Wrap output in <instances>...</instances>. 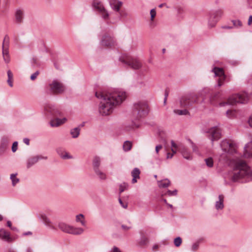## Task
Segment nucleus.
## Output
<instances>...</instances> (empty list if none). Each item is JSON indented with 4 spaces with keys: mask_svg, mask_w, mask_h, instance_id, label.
<instances>
[{
    "mask_svg": "<svg viewBox=\"0 0 252 252\" xmlns=\"http://www.w3.org/2000/svg\"><path fill=\"white\" fill-rule=\"evenodd\" d=\"M100 165V158L99 157L95 156L94 157L93 161V166L94 171L97 170Z\"/></svg>",
    "mask_w": 252,
    "mask_h": 252,
    "instance_id": "obj_26",
    "label": "nucleus"
},
{
    "mask_svg": "<svg viewBox=\"0 0 252 252\" xmlns=\"http://www.w3.org/2000/svg\"><path fill=\"white\" fill-rule=\"evenodd\" d=\"M179 151L181 153L183 157L187 159H191V157L189 152L185 146H181L179 148Z\"/></svg>",
    "mask_w": 252,
    "mask_h": 252,
    "instance_id": "obj_21",
    "label": "nucleus"
},
{
    "mask_svg": "<svg viewBox=\"0 0 252 252\" xmlns=\"http://www.w3.org/2000/svg\"><path fill=\"white\" fill-rule=\"evenodd\" d=\"M118 12L120 15V17H126L127 15V13L124 10H120Z\"/></svg>",
    "mask_w": 252,
    "mask_h": 252,
    "instance_id": "obj_51",
    "label": "nucleus"
},
{
    "mask_svg": "<svg viewBox=\"0 0 252 252\" xmlns=\"http://www.w3.org/2000/svg\"><path fill=\"white\" fill-rule=\"evenodd\" d=\"M17 175V173L11 174L10 175V178L12 181V184L13 186H15L19 182V179L16 177Z\"/></svg>",
    "mask_w": 252,
    "mask_h": 252,
    "instance_id": "obj_33",
    "label": "nucleus"
},
{
    "mask_svg": "<svg viewBox=\"0 0 252 252\" xmlns=\"http://www.w3.org/2000/svg\"><path fill=\"white\" fill-rule=\"evenodd\" d=\"M102 46L111 47L115 45V41L112 37L104 35L101 40Z\"/></svg>",
    "mask_w": 252,
    "mask_h": 252,
    "instance_id": "obj_14",
    "label": "nucleus"
},
{
    "mask_svg": "<svg viewBox=\"0 0 252 252\" xmlns=\"http://www.w3.org/2000/svg\"><path fill=\"white\" fill-rule=\"evenodd\" d=\"M122 228L125 230H128L131 229V227L127 226L126 225L123 224V225H122Z\"/></svg>",
    "mask_w": 252,
    "mask_h": 252,
    "instance_id": "obj_55",
    "label": "nucleus"
},
{
    "mask_svg": "<svg viewBox=\"0 0 252 252\" xmlns=\"http://www.w3.org/2000/svg\"><path fill=\"white\" fill-rule=\"evenodd\" d=\"M177 11L178 14H182L184 12V9L181 7L178 8Z\"/></svg>",
    "mask_w": 252,
    "mask_h": 252,
    "instance_id": "obj_60",
    "label": "nucleus"
},
{
    "mask_svg": "<svg viewBox=\"0 0 252 252\" xmlns=\"http://www.w3.org/2000/svg\"><path fill=\"white\" fill-rule=\"evenodd\" d=\"M119 61L134 69H138L141 67V63L137 59L128 55H122L120 57Z\"/></svg>",
    "mask_w": 252,
    "mask_h": 252,
    "instance_id": "obj_5",
    "label": "nucleus"
},
{
    "mask_svg": "<svg viewBox=\"0 0 252 252\" xmlns=\"http://www.w3.org/2000/svg\"><path fill=\"white\" fill-rule=\"evenodd\" d=\"M84 216L83 214H80L76 216V221L77 222L80 221L82 225H85V222L84 220H81V219H83Z\"/></svg>",
    "mask_w": 252,
    "mask_h": 252,
    "instance_id": "obj_37",
    "label": "nucleus"
},
{
    "mask_svg": "<svg viewBox=\"0 0 252 252\" xmlns=\"http://www.w3.org/2000/svg\"><path fill=\"white\" fill-rule=\"evenodd\" d=\"M252 23V16H250L249 18V20H248V24L249 25H250Z\"/></svg>",
    "mask_w": 252,
    "mask_h": 252,
    "instance_id": "obj_64",
    "label": "nucleus"
},
{
    "mask_svg": "<svg viewBox=\"0 0 252 252\" xmlns=\"http://www.w3.org/2000/svg\"><path fill=\"white\" fill-rule=\"evenodd\" d=\"M109 4L114 11L118 12L123 5V2L119 0H110Z\"/></svg>",
    "mask_w": 252,
    "mask_h": 252,
    "instance_id": "obj_16",
    "label": "nucleus"
},
{
    "mask_svg": "<svg viewBox=\"0 0 252 252\" xmlns=\"http://www.w3.org/2000/svg\"><path fill=\"white\" fill-rule=\"evenodd\" d=\"M80 129L79 127L72 129L70 130V134L72 135V138H76L78 137L80 134Z\"/></svg>",
    "mask_w": 252,
    "mask_h": 252,
    "instance_id": "obj_30",
    "label": "nucleus"
},
{
    "mask_svg": "<svg viewBox=\"0 0 252 252\" xmlns=\"http://www.w3.org/2000/svg\"><path fill=\"white\" fill-rule=\"evenodd\" d=\"M7 76H8V79L12 80L13 74L10 70L7 71Z\"/></svg>",
    "mask_w": 252,
    "mask_h": 252,
    "instance_id": "obj_54",
    "label": "nucleus"
},
{
    "mask_svg": "<svg viewBox=\"0 0 252 252\" xmlns=\"http://www.w3.org/2000/svg\"><path fill=\"white\" fill-rule=\"evenodd\" d=\"M170 185V181L168 179L158 182V186L160 188H165Z\"/></svg>",
    "mask_w": 252,
    "mask_h": 252,
    "instance_id": "obj_27",
    "label": "nucleus"
},
{
    "mask_svg": "<svg viewBox=\"0 0 252 252\" xmlns=\"http://www.w3.org/2000/svg\"><path fill=\"white\" fill-rule=\"evenodd\" d=\"M99 14L101 15L102 18L105 20L108 19L109 18V15L106 9H104V11L100 12Z\"/></svg>",
    "mask_w": 252,
    "mask_h": 252,
    "instance_id": "obj_39",
    "label": "nucleus"
},
{
    "mask_svg": "<svg viewBox=\"0 0 252 252\" xmlns=\"http://www.w3.org/2000/svg\"><path fill=\"white\" fill-rule=\"evenodd\" d=\"M111 252H121L120 250L117 247H114Z\"/></svg>",
    "mask_w": 252,
    "mask_h": 252,
    "instance_id": "obj_56",
    "label": "nucleus"
},
{
    "mask_svg": "<svg viewBox=\"0 0 252 252\" xmlns=\"http://www.w3.org/2000/svg\"><path fill=\"white\" fill-rule=\"evenodd\" d=\"M190 98H188L187 96L182 97L180 100L181 106L183 107L188 108L191 106L192 104L189 100Z\"/></svg>",
    "mask_w": 252,
    "mask_h": 252,
    "instance_id": "obj_24",
    "label": "nucleus"
},
{
    "mask_svg": "<svg viewBox=\"0 0 252 252\" xmlns=\"http://www.w3.org/2000/svg\"><path fill=\"white\" fill-rule=\"evenodd\" d=\"M41 218L46 225H50L51 221L45 215H42L41 216Z\"/></svg>",
    "mask_w": 252,
    "mask_h": 252,
    "instance_id": "obj_42",
    "label": "nucleus"
},
{
    "mask_svg": "<svg viewBox=\"0 0 252 252\" xmlns=\"http://www.w3.org/2000/svg\"><path fill=\"white\" fill-rule=\"evenodd\" d=\"M92 6L99 13L105 9L102 3L98 0H94L92 2Z\"/></svg>",
    "mask_w": 252,
    "mask_h": 252,
    "instance_id": "obj_18",
    "label": "nucleus"
},
{
    "mask_svg": "<svg viewBox=\"0 0 252 252\" xmlns=\"http://www.w3.org/2000/svg\"><path fill=\"white\" fill-rule=\"evenodd\" d=\"M212 71L214 72L215 76L220 77L218 80V86L219 87L221 86L226 79V75L224 74L223 69L222 68L215 67Z\"/></svg>",
    "mask_w": 252,
    "mask_h": 252,
    "instance_id": "obj_12",
    "label": "nucleus"
},
{
    "mask_svg": "<svg viewBox=\"0 0 252 252\" xmlns=\"http://www.w3.org/2000/svg\"><path fill=\"white\" fill-rule=\"evenodd\" d=\"M159 248V246L158 244H155L152 247L153 251H156Z\"/></svg>",
    "mask_w": 252,
    "mask_h": 252,
    "instance_id": "obj_57",
    "label": "nucleus"
},
{
    "mask_svg": "<svg viewBox=\"0 0 252 252\" xmlns=\"http://www.w3.org/2000/svg\"><path fill=\"white\" fill-rule=\"evenodd\" d=\"M222 14V12L221 10H218L211 14L208 21L209 26L211 28H213L215 26Z\"/></svg>",
    "mask_w": 252,
    "mask_h": 252,
    "instance_id": "obj_13",
    "label": "nucleus"
},
{
    "mask_svg": "<svg viewBox=\"0 0 252 252\" xmlns=\"http://www.w3.org/2000/svg\"><path fill=\"white\" fill-rule=\"evenodd\" d=\"M128 184L126 183H123L120 185L119 191L120 193H121L124 191L128 188Z\"/></svg>",
    "mask_w": 252,
    "mask_h": 252,
    "instance_id": "obj_40",
    "label": "nucleus"
},
{
    "mask_svg": "<svg viewBox=\"0 0 252 252\" xmlns=\"http://www.w3.org/2000/svg\"><path fill=\"white\" fill-rule=\"evenodd\" d=\"M206 164L209 167H212L214 165L213 159L212 158L210 157L204 159Z\"/></svg>",
    "mask_w": 252,
    "mask_h": 252,
    "instance_id": "obj_36",
    "label": "nucleus"
},
{
    "mask_svg": "<svg viewBox=\"0 0 252 252\" xmlns=\"http://www.w3.org/2000/svg\"><path fill=\"white\" fill-rule=\"evenodd\" d=\"M23 141L27 145H29L30 144V140L27 138H24L23 139Z\"/></svg>",
    "mask_w": 252,
    "mask_h": 252,
    "instance_id": "obj_59",
    "label": "nucleus"
},
{
    "mask_svg": "<svg viewBox=\"0 0 252 252\" xmlns=\"http://www.w3.org/2000/svg\"><path fill=\"white\" fill-rule=\"evenodd\" d=\"M162 146L161 145H157L156 147V152L157 153H158L159 152V150H160L162 148Z\"/></svg>",
    "mask_w": 252,
    "mask_h": 252,
    "instance_id": "obj_58",
    "label": "nucleus"
},
{
    "mask_svg": "<svg viewBox=\"0 0 252 252\" xmlns=\"http://www.w3.org/2000/svg\"><path fill=\"white\" fill-rule=\"evenodd\" d=\"M231 180L233 182L240 183L248 182L252 180V171L245 161L236 162Z\"/></svg>",
    "mask_w": 252,
    "mask_h": 252,
    "instance_id": "obj_2",
    "label": "nucleus"
},
{
    "mask_svg": "<svg viewBox=\"0 0 252 252\" xmlns=\"http://www.w3.org/2000/svg\"><path fill=\"white\" fill-rule=\"evenodd\" d=\"M39 74V71H36V72H35L34 73H33L32 74V75L31 76V79L32 80H35L37 75Z\"/></svg>",
    "mask_w": 252,
    "mask_h": 252,
    "instance_id": "obj_50",
    "label": "nucleus"
},
{
    "mask_svg": "<svg viewBox=\"0 0 252 252\" xmlns=\"http://www.w3.org/2000/svg\"><path fill=\"white\" fill-rule=\"evenodd\" d=\"M221 28L223 29H231L233 28V27L227 26H223L221 27Z\"/></svg>",
    "mask_w": 252,
    "mask_h": 252,
    "instance_id": "obj_61",
    "label": "nucleus"
},
{
    "mask_svg": "<svg viewBox=\"0 0 252 252\" xmlns=\"http://www.w3.org/2000/svg\"><path fill=\"white\" fill-rule=\"evenodd\" d=\"M149 242V238L145 235H142L141 237L139 244L140 246H145L147 245Z\"/></svg>",
    "mask_w": 252,
    "mask_h": 252,
    "instance_id": "obj_31",
    "label": "nucleus"
},
{
    "mask_svg": "<svg viewBox=\"0 0 252 252\" xmlns=\"http://www.w3.org/2000/svg\"><path fill=\"white\" fill-rule=\"evenodd\" d=\"M151 14V20H153L154 18L156 15V11L155 9H152L150 11Z\"/></svg>",
    "mask_w": 252,
    "mask_h": 252,
    "instance_id": "obj_49",
    "label": "nucleus"
},
{
    "mask_svg": "<svg viewBox=\"0 0 252 252\" xmlns=\"http://www.w3.org/2000/svg\"><path fill=\"white\" fill-rule=\"evenodd\" d=\"M140 171L138 168H134L131 171V174L133 178L131 181L132 184H135L137 182V179L140 178Z\"/></svg>",
    "mask_w": 252,
    "mask_h": 252,
    "instance_id": "obj_23",
    "label": "nucleus"
},
{
    "mask_svg": "<svg viewBox=\"0 0 252 252\" xmlns=\"http://www.w3.org/2000/svg\"><path fill=\"white\" fill-rule=\"evenodd\" d=\"M49 87L48 94H62L64 91V86L57 80H53L51 83L49 84Z\"/></svg>",
    "mask_w": 252,
    "mask_h": 252,
    "instance_id": "obj_7",
    "label": "nucleus"
},
{
    "mask_svg": "<svg viewBox=\"0 0 252 252\" xmlns=\"http://www.w3.org/2000/svg\"><path fill=\"white\" fill-rule=\"evenodd\" d=\"M44 111L46 115L51 118L61 116L62 114L56 106L50 104L45 105Z\"/></svg>",
    "mask_w": 252,
    "mask_h": 252,
    "instance_id": "obj_8",
    "label": "nucleus"
},
{
    "mask_svg": "<svg viewBox=\"0 0 252 252\" xmlns=\"http://www.w3.org/2000/svg\"><path fill=\"white\" fill-rule=\"evenodd\" d=\"M174 113L179 115H186L188 114L189 113L187 109L184 110H174Z\"/></svg>",
    "mask_w": 252,
    "mask_h": 252,
    "instance_id": "obj_38",
    "label": "nucleus"
},
{
    "mask_svg": "<svg viewBox=\"0 0 252 252\" xmlns=\"http://www.w3.org/2000/svg\"><path fill=\"white\" fill-rule=\"evenodd\" d=\"M95 174L99 177L101 180H105L106 179V175L104 173L101 171L99 169L94 171Z\"/></svg>",
    "mask_w": 252,
    "mask_h": 252,
    "instance_id": "obj_34",
    "label": "nucleus"
},
{
    "mask_svg": "<svg viewBox=\"0 0 252 252\" xmlns=\"http://www.w3.org/2000/svg\"><path fill=\"white\" fill-rule=\"evenodd\" d=\"M9 39L7 35H6L3 39L2 43V56L3 60L6 63H8L10 61V58L9 55Z\"/></svg>",
    "mask_w": 252,
    "mask_h": 252,
    "instance_id": "obj_10",
    "label": "nucleus"
},
{
    "mask_svg": "<svg viewBox=\"0 0 252 252\" xmlns=\"http://www.w3.org/2000/svg\"><path fill=\"white\" fill-rule=\"evenodd\" d=\"M199 241H197V242L193 243L191 247V250L192 251H196L199 248Z\"/></svg>",
    "mask_w": 252,
    "mask_h": 252,
    "instance_id": "obj_44",
    "label": "nucleus"
},
{
    "mask_svg": "<svg viewBox=\"0 0 252 252\" xmlns=\"http://www.w3.org/2000/svg\"><path fill=\"white\" fill-rule=\"evenodd\" d=\"M250 126L252 127V116H251L248 121Z\"/></svg>",
    "mask_w": 252,
    "mask_h": 252,
    "instance_id": "obj_62",
    "label": "nucleus"
},
{
    "mask_svg": "<svg viewBox=\"0 0 252 252\" xmlns=\"http://www.w3.org/2000/svg\"><path fill=\"white\" fill-rule=\"evenodd\" d=\"M207 132L208 133L207 137L211 140L212 144L214 141L218 140L220 138V130L217 127L210 128Z\"/></svg>",
    "mask_w": 252,
    "mask_h": 252,
    "instance_id": "obj_11",
    "label": "nucleus"
},
{
    "mask_svg": "<svg viewBox=\"0 0 252 252\" xmlns=\"http://www.w3.org/2000/svg\"><path fill=\"white\" fill-rule=\"evenodd\" d=\"M220 96V93H215L212 94L210 97V102L212 105H216V100Z\"/></svg>",
    "mask_w": 252,
    "mask_h": 252,
    "instance_id": "obj_28",
    "label": "nucleus"
},
{
    "mask_svg": "<svg viewBox=\"0 0 252 252\" xmlns=\"http://www.w3.org/2000/svg\"><path fill=\"white\" fill-rule=\"evenodd\" d=\"M132 147V143L129 141H126L123 145V149L125 152L129 151Z\"/></svg>",
    "mask_w": 252,
    "mask_h": 252,
    "instance_id": "obj_32",
    "label": "nucleus"
},
{
    "mask_svg": "<svg viewBox=\"0 0 252 252\" xmlns=\"http://www.w3.org/2000/svg\"><path fill=\"white\" fill-rule=\"evenodd\" d=\"M17 147H18V142L15 141L12 144V151L13 152H15L16 151V150H17Z\"/></svg>",
    "mask_w": 252,
    "mask_h": 252,
    "instance_id": "obj_47",
    "label": "nucleus"
},
{
    "mask_svg": "<svg viewBox=\"0 0 252 252\" xmlns=\"http://www.w3.org/2000/svg\"><path fill=\"white\" fill-rule=\"evenodd\" d=\"M244 157L246 158L252 157V142H250L245 145Z\"/></svg>",
    "mask_w": 252,
    "mask_h": 252,
    "instance_id": "obj_17",
    "label": "nucleus"
},
{
    "mask_svg": "<svg viewBox=\"0 0 252 252\" xmlns=\"http://www.w3.org/2000/svg\"><path fill=\"white\" fill-rule=\"evenodd\" d=\"M182 240L180 237H176L174 239V245L177 247H179L181 245V244H182Z\"/></svg>",
    "mask_w": 252,
    "mask_h": 252,
    "instance_id": "obj_41",
    "label": "nucleus"
},
{
    "mask_svg": "<svg viewBox=\"0 0 252 252\" xmlns=\"http://www.w3.org/2000/svg\"><path fill=\"white\" fill-rule=\"evenodd\" d=\"M189 141H190V142L191 144V147L192 149V151L194 152H197L198 151V148H197V146L192 141H191V140H190V139L189 140Z\"/></svg>",
    "mask_w": 252,
    "mask_h": 252,
    "instance_id": "obj_46",
    "label": "nucleus"
},
{
    "mask_svg": "<svg viewBox=\"0 0 252 252\" xmlns=\"http://www.w3.org/2000/svg\"><path fill=\"white\" fill-rule=\"evenodd\" d=\"M67 121L66 118H63V119L56 118L52 119L50 121V124L52 127H57L63 124Z\"/></svg>",
    "mask_w": 252,
    "mask_h": 252,
    "instance_id": "obj_19",
    "label": "nucleus"
},
{
    "mask_svg": "<svg viewBox=\"0 0 252 252\" xmlns=\"http://www.w3.org/2000/svg\"><path fill=\"white\" fill-rule=\"evenodd\" d=\"M177 193V190L176 189H175L173 191H171L170 190H168L166 194L168 195L169 196H175L176 195Z\"/></svg>",
    "mask_w": 252,
    "mask_h": 252,
    "instance_id": "obj_45",
    "label": "nucleus"
},
{
    "mask_svg": "<svg viewBox=\"0 0 252 252\" xmlns=\"http://www.w3.org/2000/svg\"><path fill=\"white\" fill-rule=\"evenodd\" d=\"M15 17L16 23H22L24 18V11L21 9H17L15 12Z\"/></svg>",
    "mask_w": 252,
    "mask_h": 252,
    "instance_id": "obj_20",
    "label": "nucleus"
},
{
    "mask_svg": "<svg viewBox=\"0 0 252 252\" xmlns=\"http://www.w3.org/2000/svg\"><path fill=\"white\" fill-rule=\"evenodd\" d=\"M149 111L148 105L145 101H138L134 104L133 115L137 119L145 117Z\"/></svg>",
    "mask_w": 252,
    "mask_h": 252,
    "instance_id": "obj_3",
    "label": "nucleus"
},
{
    "mask_svg": "<svg viewBox=\"0 0 252 252\" xmlns=\"http://www.w3.org/2000/svg\"><path fill=\"white\" fill-rule=\"evenodd\" d=\"M220 147L222 151L230 154L236 152V145L235 143L229 142L227 140H222L220 143Z\"/></svg>",
    "mask_w": 252,
    "mask_h": 252,
    "instance_id": "obj_9",
    "label": "nucleus"
},
{
    "mask_svg": "<svg viewBox=\"0 0 252 252\" xmlns=\"http://www.w3.org/2000/svg\"><path fill=\"white\" fill-rule=\"evenodd\" d=\"M58 227L62 231L73 235L81 234L84 231L81 228H75L64 222L59 223Z\"/></svg>",
    "mask_w": 252,
    "mask_h": 252,
    "instance_id": "obj_6",
    "label": "nucleus"
},
{
    "mask_svg": "<svg viewBox=\"0 0 252 252\" xmlns=\"http://www.w3.org/2000/svg\"><path fill=\"white\" fill-rule=\"evenodd\" d=\"M219 201L216 202L215 207L217 210L222 209L224 207L223 205V196L219 195Z\"/></svg>",
    "mask_w": 252,
    "mask_h": 252,
    "instance_id": "obj_25",
    "label": "nucleus"
},
{
    "mask_svg": "<svg viewBox=\"0 0 252 252\" xmlns=\"http://www.w3.org/2000/svg\"><path fill=\"white\" fill-rule=\"evenodd\" d=\"M119 202L120 203V204L121 205V206L124 208H127V204H124L123 203V202L122 201V199L121 198H119Z\"/></svg>",
    "mask_w": 252,
    "mask_h": 252,
    "instance_id": "obj_53",
    "label": "nucleus"
},
{
    "mask_svg": "<svg viewBox=\"0 0 252 252\" xmlns=\"http://www.w3.org/2000/svg\"><path fill=\"white\" fill-rule=\"evenodd\" d=\"M188 98H190L189 100L191 104L198 102V97L196 94H191L189 96H187Z\"/></svg>",
    "mask_w": 252,
    "mask_h": 252,
    "instance_id": "obj_35",
    "label": "nucleus"
},
{
    "mask_svg": "<svg viewBox=\"0 0 252 252\" xmlns=\"http://www.w3.org/2000/svg\"><path fill=\"white\" fill-rule=\"evenodd\" d=\"M169 94V91L167 89L165 90V94H164V103L165 104L167 100V97Z\"/></svg>",
    "mask_w": 252,
    "mask_h": 252,
    "instance_id": "obj_52",
    "label": "nucleus"
},
{
    "mask_svg": "<svg viewBox=\"0 0 252 252\" xmlns=\"http://www.w3.org/2000/svg\"><path fill=\"white\" fill-rule=\"evenodd\" d=\"M248 101V95L246 93L237 94L232 95L227 101L221 102L219 103L220 106L222 107L226 105H234L237 103L244 104Z\"/></svg>",
    "mask_w": 252,
    "mask_h": 252,
    "instance_id": "obj_4",
    "label": "nucleus"
},
{
    "mask_svg": "<svg viewBox=\"0 0 252 252\" xmlns=\"http://www.w3.org/2000/svg\"><path fill=\"white\" fill-rule=\"evenodd\" d=\"M226 114L228 118H231L233 116L234 112L231 110H227Z\"/></svg>",
    "mask_w": 252,
    "mask_h": 252,
    "instance_id": "obj_48",
    "label": "nucleus"
},
{
    "mask_svg": "<svg viewBox=\"0 0 252 252\" xmlns=\"http://www.w3.org/2000/svg\"><path fill=\"white\" fill-rule=\"evenodd\" d=\"M0 239L7 243H11L13 241L10 233L4 229H0Z\"/></svg>",
    "mask_w": 252,
    "mask_h": 252,
    "instance_id": "obj_15",
    "label": "nucleus"
},
{
    "mask_svg": "<svg viewBox=\"0 0 252 252\" xmlns=\"http://www.w3.org/2000/svg\"><path fill=\"white\" fill-rule=\"evenodd\" d=\"M7 82L10 87H12L13 86V83L12 80L7 79Z\"/></svg>",
    "mask_w": 252,
    "mask_h": 252,
    "instance_id": "obj_63",
    "label": "nucleus"
},
{
    "mask_svg": "<svg viewBox=\"0 0 252 252\" xmlns=\"http://www.w3.org/2000/svg\"><path fill=\"white\" fill-rule=\"evenodd\" d=\"M95 96L102 99L100 102L99 112L102 115H108L111 114L114 108L120 105L126 98V92L115 91L111 93L96 92Z\"/></svg>",
    "mask_w": 252,
    "mask_h": 252,
    "instance_id": "obj_1",
    "label": "nucleus"
},
{
    "mask_svg": "<svg viewBox=\"0 0 252 252\" xmlns=\"http://www.w3.org/2000/svg\"><path fill=\"white\" fill-rule=\"evenodd\" d=\"M56 151L58 154L63 159H69L72 158V157L62 148H57Z\"/></svg>",
    "mask_w": 252,
    "mask_h": 252,
    "instance_id": "obj_22",
    "label": "nucleus"
},
{
    "mask_svg": "<svg viewBox=\"0 0 252 252\" xmlns=\"http://www.w3.org/2000/svg\"><path fill=\"white\" fill-rule=\"evenodd\" d=\"M39 160V158H37L36 156L31 158L28 160L27 163V167L30 168L32 165L36 163Z\"/></svg>",
    "mask_w": 252,
    "mask_h": 252,
    "instance_id": "obj_29",
    "label": "nucleus"
},
{
    "mask_svg": "<svg viewBox=\"0 0 252 252\" xmlns=\"http://www.w3.org/2000/svg\"><path fill=\"white\" fill-rule=\"evenodd\" d=\"M232 22L233 23V24L235 27H241L242 26V23L239 20H232Z\"/></svg>",
    "mask_w": 252,
    "mask_h": 252,
    "instance_id": "obj_43",
    "label": "nucleus"
}]
</instances>
